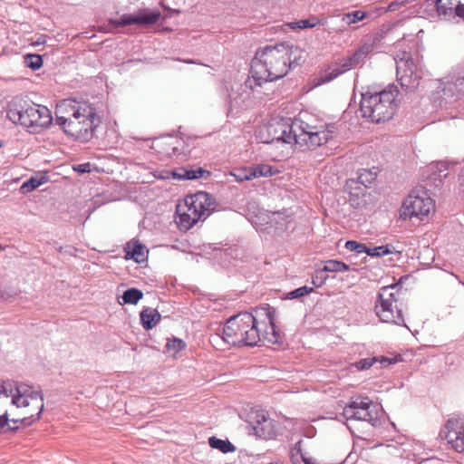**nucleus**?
I'll list each match as a JSON object with an SVG mask.
<instances>
[{"label": "nucleus", "instance_id": "f257e3e1", "mask_svg": "<svg viewBox=\"0 0 464 464\" xmlns=\"http://www.w3.org/2000/svg\"><path fill=\"white\" fill-rule=\"evenodd\" d=\"M300 58L301 50L285 43L258 48L251 62L252 80L248 79L244 85L231 87L228 94L230 108L243 105L249 97L247 89L253 90L255 86H262L265 82L285 76L292 65L298 63Z\"/></svg>", "mask_w": 464, "mask_h": 464}, {"label": "nucleus", "instance_id": "f03ea898", "mask_svg": "<svg viewBox=\"0 0 464 464\" xmlns=\"http://www.w3.org/2000/svg\"><path fill=\"white\" fill-rule=\"evenodd\" d=\"M270 307H258L253 313H239L231 316L222 327V333L229 345L255 346L261 342L272 344L282 342L276 329Z\"/></svg>", "mask_w": 464, "mask_h": 464}, {"label": "nucleus", "instance_id": "7ed1b4c3", "mask_svg": "<svg viewBox=\"0 0 464 464\" xmlns=\"http://www.w3.org/2000/svg\"><path fill=\"white\" fill-rule=\"evenodd\" d=\"M44 396L27 386H17L15 393L0 384V432L16 430L18 423L28 427L37 421L44 410Z\"/></svg>", "mask_w": 464, "mask_h": 464}, {"label": "nucleus", "instance_id": "20e7f679", "mask_svg": "<svg viewBox=\"0 0 464 464\" xmlns=\"http://www.w3.org/2000/svg\"><path fill=\"white\" fill-rule=\"evenodd\" d=\"M398 87L391 83L382 91H367L362 93L359 110L362 116H394L400 107Z\"/></svg>", "mask_w": 464, "mask_h": 464}, {"label": "nucleus", "instance_id": "39448f33", "mask_svg": "<svg viewBox=\"0 0 464 464\" xmlns=\"http://www.w3.org/2000/svg\"><path fill=\"white\" fill-rule=\"evenodd\" d=\"M374 310L382 322L406 326L402 304L400 302V288L397 284L380 289Z\"/></svg>", "mask_w": 464, "mask_h": 464}, {"label": "nucleus", "instance_id": "423d86ee", "mask_svg": "<svg viewBox=\"0 0 464 464\" xmlns=\"http://www.w3.org/2000/svg\"><path fill=\"white\" fill-rule=\"evenodd\" d=\"M290 135L295 145L302 150H312L325 144L333 137V131L325 125L314 126L301 118H295L291 123Z\"/></svg>", "mask_w": 464, "mask_h": 464}, {"label": "nucleus", "instance_id": "0eeeda50", "mask_svg": "<svg viewBox=\"0 0 464 464\" xmlns=\"http://www.w3.org/2000/svg\"><path fill=\"white\" fill-rule=\"evenodd\" d=\"M464 97V76H451L438 82L436 91L432 92L430 100L432 109H447L448 105Z\"/></svg>", "mask_w": 464, "mask_h": 464}, {"label": "nucleus", "instance_id": "6e6552de", "mask_svg": "<svg viewBox=\"0 0 464 464\" xmlns=\"http://www.w3.org/2000/svg\"><path fill=\"white\" fill-rule=\"evenodd\" d=\"M203 191H198L187 196L183 203L176 208L175 222L180 230L187 231L191 228L203 215Z\"/></svg>", "mask_w": 464, "mask_h": 464}, {"label": "nucleus", "instance_id": "1a4fd4ad", "mask_svg": "<svg viewBox=\"0 0 464 464\" xmlns=\"http://www.w3.org/2000/svg\"><path fill=\"white\" fill-rule=\"evenodd\" d=\"M435 208L433 199L423 189H414L404 199L400 210L403 219L418 218L422 219Z\"/></svg>", "mask_w": 464, "mask_h": 464}, {"label": "nucleus", "instance_id": "9d476101", "mask_svg": "<svg viewBox=\"0 0 464 464\" xmlns=\"http://www.w3.org/2000/svg\"><path fill=\"white\" fill-rule=\"evenodd\" d=\"M100 118H53L63 131L82 142L90 140L96 127L94 120Z\"/></svg>", "mask_w": 464, "mask_h": 464}, {"label": "nucleus", "instance_id": "9b49d317", "mask_svg": "<svg viewBox=\"0 0 464 464\" xmlns=\"http://www.w3.org/2000/svg\"><path fill=\"white\" fill-rule=\"evenodd\" d=\"M396 72L397 79L406 92H413L418 88L421 77L411 53L404 52L397 55Z\"/></svg>", "mask_w": 464, "mask_h": 464}, {"label": "nucleus", "instance_id": "f8f14e48", "mask_svg": "<svg viewBox=\"0 0 464 464\" xmlns=\"http://www.w3.org/2000/svg\"><path fill=\"white\" fill-rule=\"evenodd\" d=\"M372 401L368 397H356L347 404L343 415L347 420H362L373 424L376 417L372 412Z\"/></svg>", "mask_w": 464, "mask_h": 464}, {"label": "nucleus", "instance_id": "ddd939ff", "mask_svg": "<svg viewBox=\"0 0 464 464\" xmlns=\"http://www.w3.org/2000/svg\"><path fill=\"white\" fill-rule=\"evenodd\" d=\"M160 18L159 10H150L149 8L140 9L136 14H124L119 19H110L109 24L114 29L125 27L131 24L149 26L156 24Z\"/></svg>", "mask_w": 464, "mask_h": 464}, {"label": "nucleus", "instance_id": "4468645a", "mask_svg": "<svg viewBox=\"0 0 464 464\" xmlns=\"http://www.w3.org/2000/svg\"><path fill=\"white\" fill-rule=\"evenodd\" d=\"M184 141L177 136L166 135L153 140L151 148L160 159L178 158L184 154Z\"/></svg>", "mask_w": 464, "mask_h": 464}, {"label": "nucleus", "instance_id": "2eb2a0df", "mask_svg": "<svg viewBox=\"0 0 464 464\" xmlns=\"http://www.w3.org/2000/svg\"><path fill=\"white\" fill-rule=\"evenodd\" d=\"M55 116L68 114L69 116H97L94 109L85 102L74 99H64L56 104Z\"/></svg>", "mask_w": 464, "mask_h": 464}, {"label": "nucleus", "instance_id": "dca6fc26", "mask_svg": "<svg viewBox=\"0 0 464 464\" xmlns=\"http://www.w3.org/2000/svg\"><path fill=\"white\" fill-rule=\"evenodd\" d=\"M445 439L458 452L464 451V422L459 420H449L445 425Z\"/></svg>", "mask_w": 464, "mask_h": 464}, {"label": "nucleus", "instance_id": "f3484780", "mask_svg": "<svg viewBox=\"0 0 464 464\" xmlns=\"http://www.w3.org/2000/svg\"><path fill=\"white\" fill-rule=\"evenodd\" d=\"M435 7L439 16L445 20L459 18L463 21V4L461 0H436Z\"/></svg>", "mask_w": 464, "mask_h": 464}, {"label": "nucleus", "instance_id": "a211bd4d", "mask_svg": "<svg viewBox=\"0 0 464 464\" xmlns=\"http://www.w3.org/2000/svg\"><path fill=\"white\" fill-rule=\"evenodd\" d=\"M9 120L15 126H20L25 131L31 134L41 133L45 129L49 128L53 121V118H9Z\"/></svg>", "mask_w": 464, "mask_h": 464}, {"label": "nucleus", "instance_id": "6ab92c4d", "mask_svg": "<svg viewBox=\"0 0 464 464\" xmlns=\"http://www.w3.org/2000/svg\"><path fill=\"white\" fill-rule=\"evenodd\" d=\"M345 190L349 194L348 201L355 208L363 207L366 204V187L355 182L354 179H350L345 183Z\"/></svg>", "mask_w": 464, "mask_h": 464}, {"label": "nucleus", "instance_id": "aec40b11", "mask_svg": "<svg viewBox=\"0 0 464 464\" xmlns=\"http://www.w3.org/2000/svg\"><path fill=\"white\" fill-rule=\"evenodd\" d=\"M125 258L133 259L136 263H142L148 258V249L140 241L131 240L124 247Z\"/></svg>", "mask_w": 464, "mask_h": 464}, {"label": "nucleus", "instance_id": "412c9836", "mask_svg": "<svg viewBox=\"0 0 464 464\" xmlns=\"http://www.w3.org/2000/svg\"><path fill=\"white\" fill-rule=\"evenodd\" d=\"M371 52V46L365 45L359 48L353 55L348 57L342 65L343 69L334 72V77L358 65Z\"/></svg>", "mask_w": 464, "mask_h": 464}, {"label": "nucleus", "instance_id": "4be33fe9", "mask_svg": "<svg viewBox=\"0 0 464 464\" xmlns=\"http://www.w3.org/2000/svg\"><path fill=\"white\" fill-rule=\"evenodd\" d=\"M140 324L145 330L152 329L161 318L157 309L146 307L140 312Z\"/></svg>", "mask_w": 464, "mask_h": 464}, {"label": "nucleus", "instance_id": "5701e85b", "mask_svg": "<svg viewBox=\"0 0 464 464\" xmlns=\"http://www.w3.org/2000/svg\"><path fill=\"white\" fill-rule=\"evenodd\" d=\"M253 430L256 436L264 440H270L275 435L273 422L269 419L263 418L261 421L258 420L256 424L253 426Z\"/></svg>", "mask_w": 464, "mask_h": 464}, {"label": "nucleus", "instance_id": "b1692460", "mask_svg": "<svg viewBox=\"0 0 464 464\" xmlns=\"http://www.w3.org/2000/svg\"><path fill=\"white\" fill-rule=\"evenodd\" d=\"M27 101L21 96L14 97L7 104V116H24Z\"/></svg>", "mask_w": 464, "mask_h": 464}, {"label": "nucleus", "instance_id": "393cba45", "mask_svg": "<svg viewBox=\"0 0 464 464\" xmlns=\"http://www.w3.org/2000/svg\"><path fill=\"white\" fill-rule=\"evenodd\" d=\"M47 181L48 177L46 175L33 176L21 186L20 191L24 194L30 193Z\"/></svg>", "mask_w": 464, "mask_h": 464}, {"label": "nucleus", "instance_id": "a878e982", "mask_svg": "<svg viewBox=\"0 0 464 464\" xmlns=\"http://www.w3.org/2000/svg\"><path fill=\"white\" fill-rule=\"evenodd\" d=\"M208 444L212 449L218 450L222 453L234 452L236 447L228 440H221L217 437H210Z\"/></svg>", "mask_w": 464, "mask_h": 464}, {"label": "nucleus", "instance_id": "bb28decb", "mask_svg": "<svg viewBox=\"0 0 464 464\" xmlns=\"http://www.w3.org/2000/svg\"><path fill=\"white\" fill-rule=\"evenodd\" d=\"M431 175L430 179L434 182L442 181L448 176V165L445 162H437L430 166Z\"/></svg>", "mask_w": 464, "mask_h": 464}, {"label": "nucleus", "instance_id": "cd10ccee", "mask_svg": "<svg viewBox=\"0 0 464 464\" xmlns=\"http://www.w3.org/2000/svg\"><path fill=\"white\" fill-rule=\"evenodd\" d=\"M401 251L396 250L395 247L392 245L379 246L373 247H367L366 254L370 256H383L390 254H395L400 256Z\"/></svg>", "mask_w": 464, "mask_h": 464}, {"label": "nucleus", "instance_id": "c85d7f7f", "mask_svg": "<svg viewBox=\"0 0 464 464\" xmlns=\"http://www.w3.org/2000/svg\"><path fill=\"white\" fill-rule=\"evenodd\" d=\"M35 114H38V116H52V112L47 107L35 104L28 100L27 106L24 109V116H35Z\"/></svg>", "mask_w": 464, "mask_h": 464}, {"label": "nucleus", "instance_id": "c756f323", "mask_svg": "<svg viewBox=\"0 0 464 464\" xmlns=\"http://www.w3.org/2000/svg\"><path fill=\"white\" fill-rule=\"evenodd\" d=\"M252 176L254 179L260 177H271L279 173V170L268 164H259L252 166Z\"/></svg>", "mask_w": 464, "mask_h": 464}, {"label": "nucleus", "instance_id": "7c9ffc66", "mask_svg": "<svg viewBox=\"0 0 464 464\" xmlns=\"http://www.w3.org/2000/svg\"><path fill=\"white\" fill-rule=\"evenodd\" d=\"M377 178V171L368 169H362L360 170L358 178L354 179L355 182H358L362 186H365L366 188L370 184H372Z\"/></svg>", "mask_w": 464, "mask_h": 464}, {"label": "nucleus", "instance_id": "2f4dec72", "mask_svg": "<svg viewBox=\"0 0 464 464\" xmlns=\"http://www.w3.org/2000/svg\"><path fill=\"white\" fill-rule=\"evenodd\" d=\"M320 23V19L316 16H311L307 19H303L297 22H291L287 24V26L293 30L295 29H307L314 28Z\"/></svg>", "mask_w": 464, "mask_h": 464}, {"label": "nucleus", "instance_id": "473e14b6", "mask_svg": "<svg viewBox=\"0 0 464 464\" xmlns=\"http://www.w3.org/2000/svg\"><path fill=\"white\" fill-rule=\"evenodd\" d=\"M143 297V293L138 288H129L122 295L124 304H136Z\"/></svg>", "mask_w": 464, "mask_h": 464}, {"label": "nucleus", "instance_id": "72a5a7b5", "mask_svg": "<svg viewBox=\"0 0 464 464\" xmlns=\"http://www.w3.org/2000/svg\"><path fill=\"white\" fill-rule=\"evenodd\" d=\"M26 67L36 71L39 70L44 63L43 57L37 53H27L24 56Z\"/></svg>", "mask_w": 464, "mask_h": 464}, {"label": "nucleus", "instance_id": "f704fd0d", "mask_svg": "<svg viewBox=\"0 0 464 464\" xmlns=\"http://www.w3.org/2000/svg\"><path fill=\"white\" fill-rule=\"evenodd\" d=\"M323 268L325 272H346L349 266L338 260H327Z\"/></svg>", "mask_w": 464, "mask_h": 464}, {"label": "nucleus", "instance_id": "c9c22d12", "mask_svg": "<svg viewBox=\"0 0 464 464\" xmlns=\"http://www.w3.org/2000/svg\"><path fill=\"white\" fill-rule=\"evenodd\" d=\"M367 13L362 10H355L343 15V21L347 24H353L367 17Z\"/></svg>", "mask_w": 464, "mask_h": 464}, {"label": "nucleus", "instance_id": "e433bc0d", "mask_svg": "<svg viewBox=\"0 0 464 464\" xmlns=\"http://www.w3.org/2000/svg\"><path fill=\"white\" fill-rule=\"evenodd\" d=\"M209 343L217 349L225 350L227 347L230 346L226 339L225 334L221 332L216 333L209 336Z\"/></svg>", "mask_w": 464, "mask_h": 464}, {"label": "nucleus", "instance_id": "4c0bfd02", "mask_svg": "<svg viewBox=\"0 0 464 464\" xmlns=\"http://www.w3.org/2000/svg\"><path fill=\"white\" fill-rule=\"evenodd\" d=\"M252 166L249 168H243L239 169H236L235 171L231 172V175L237 180V181H246L250 180L253 178L252 176Z\"/></svg>", "mask_w": 464, "mask_h": 464}, {"label": "nucleus", "instance_id": "58836bf2", "mask_svg": "<svg viewBox=\"0 0 464 464\" xmlns=\"http://www.w3.org/2000/svg\"><path fill=\"white\" fill-rule=\"evenodd\" d=\"M218 208L216 199L209 194L205 192V219Z\"/></svg>", "mask_w": 464, "mask_h": 464}, {"label": "nucleus", "instance_id": "ea45409f", "mask_svg": "<svg viewBox=\"0 0 464 464\" xmlns=\"http://www.w3.org/2000/svg\"><path fill=\"white\" fill-rule=\"evenodd\" d=\"M180 171L184 173V180L196 179L203 176V168L199 167L197 169H189L186 168H180Z\"/></svg>", "mask_w": 464, "mask_h": 464}, {"label": "nucleus", "instance_id": "a19ab883", "mask_svg": "<svg viewBox=\"0 0 464 464\" xmlns=\"http://www.w3.org/2000/svg\"><path fill=\"white\" fill-rule=\"evenodd\" d=\"M325 273L324 268L315 271L314 275L312 276V283L315 287H320L326 282L328 276Z\"/></svg>", "mask_w": 464, "mask_h": 464}, {"label": "nucleus", "instance_id": "79ce46f5", "mask_svg": "<svg viewBox=\"0 0 464 464\" xmlns=\"http://www.w3.org/2000/svg\"><path fill=\"white\" fill-rule=\"evenodd\" d=\"M185 345L186 344L183 340L174 337L167 342L166 347L168 351H173L175 353H178L181 351L185 347Z\"/></svg>", "mask_w": 464, "mask_h": 464}, {"label": "nucleus", "instance_id": "37998d69", "mask_svg": "<svg viewBox=\"0 0 464 464\" xmlns=\"http://www.w3.org/2000/svg\"><path fill=\"white\" fill-rule=\"evenodd\" d=\"M346 249L350 251H354L357 254L366 253L367 251V246L362 243H358L353 240H349L345 243Z\"/></svg>", "mask_w": 464, "mask_h": 464}, {"label": "nucleus", "instance_id": "c03bdc74", "mask_svg": "<svg viewBox=\"0 0 464 464\" xmlns=\"http://www.w3.org/2000/svg\"><path fill=\"white\" fill-rule=\"evenodd\" d=\"M313 292H314V288L313 287L302 286V287H299V288H296V289L291 291L288 294V297L290 299H295V298H298V297H302V296L307 295H309V294H311Z\"/></svg>", "mask_w": 464, "mask_h": 464}, {"label": "nucleus", "instance_id": "a18cd8bd", "mask_svg": "<svg viewBox=\"0 0 464 464\" xmlns=\"http://www.w3.org/2000/svg\"><path fill=\"white\" fill-rule=\"evenodd\" d=\"M374 362H376L375 358L362 359L355 363V367L359 371L366 370L372 366Z\"/></svg>", "mask_w": 464, "mask_h": 464}, {"label": "nucleus", "instance_id": "49530a36", "mask_svg": "<svg viewBox=\"0 0 464 464\" xmlns=\"http://www.w3.org/2000/svg\"><path fill=\"white\" fill-rule=\"evenodd\" d=\"M72 169L80 174L91 172V163L86 162L82 164L74 165Z\"/></svg>", "mask_w": 464, "mask_h": 464}, {"label": "nucleus", "instance_id": "de8ad7c7", "mask_svg": "<svg viewBox=\"0 0 464 464\" xmlns=\"http://www.w3.org/2000/svg\"><path fill=\"white\" fill-rule=\"evenodd\" d=\"M16 294L17 292L11 288L0 290V300L9 301Z\"/></svg>", "mask_w": 464, "mask_h": 464}, {"label": "nucleus", "instance_id": "09e8293b", "mask_svg": "<svg viewBox=\"0 0 464 464\" xmlns=\"http://www.w3.org/2000/svg\"><path fill=\"white\" fill-rule=\"evenodd\" d=\"M358 109V104L356 102H350L347 109L345 110L344 113L346 116H351L352 113H356Z\"/></svg>", "mask_w": 464, "mask_h": 464}, {"label": "nucleus", "instance_id": "8fccbe9b", "mask_svg": "<svg viewBox=\"0 0 464 464\" xmlns=\"http://www.w3.org/2000/svg\"><path fill=\"white\" fill-rule=\"evenodd\" d=\"M172 175H173V178H174V179H179V180H184V176H185V175H184V173H182V172L180 171V168H179V169H176V170H174V171H173V173H172Z\"/></svg>", "mask_w": 464, "mask_h": 464}, {"label": "nucleus", "instance_id": "3c124183", "mask_svg": "<svg viewBox=\"0 0 464 464\" xmlns=\"http://www.w3.org/2000/svg\"><path fill=\"white\" fill-rule=\"evenodd\" d=\"M285 217H284L281 213L276 212L273 214V220L276 222H278L279 219H285Z\"/></svg>", "mask_w": 464, "mask_h": 464}, {"label": "nucleus", "instance_id": "603ef678", "mask_svg": "<svg viewBox=\"0 0 464 464\" xmlns=\"http://www.w3.org/2000/svg\"><path fill=\"white\" fill-rule=\"evenodd\" d=\"M3 385H5L7 387V390H8V393H10V390H11V387L10 389H8V386H11V383H7V382H5V383H2ZM18 385H16L14 388H16ZM13 393H15V389H13Z\"/></svg>", "mask_w": 464, "mask_h": 464}, {"label": "nucleus", "instance_id": "864d4df0", "mask_svg": "<svg viewBox=\"0 0 464 464\" xmlns=\"http://www.w3.org/2000/svg\"><path fill=\"white\" fill-rule=\"evenodd\" d=\"M384 121H385L384 118H377L376 121L373 122L379 124V123H382Z\"/></svg>", "mask_w": 464, "mask_h": 464}, {"label": "nucleus", "instance_id": "5fc2aeb1", "mask_svg": "<svg viewBox=\"0 0 464 464\" xmlns=\"http://www.w3.org/2000/svg\"><path fill=\"white\" fill-rule=\"evenodd\" d=\"M396 7V3H392L390 5H389V9L390 10H394Z\"/></svg>", "mask_w": 464, "mask_h": 464}, {"label": "nucleus", "instance_id": "6e6d98bb", "mask_svg": "<svg viewBox=\"0 0 464 464\" xmlns=\"http://www.w3.org/2000/svg\"><path fill=\"white\" fill-rule=\"evenodd\" d=\"M459 179H464V170L461 171V173L459 175Z\"/></svg>", "mask_w": 464, "mask_h": 464}, {"label": "nucleus", "instance_id": "4d7b16f0", "mask_svg": "<svg viewBox=\"0 0 464 464\" xmlns=\"http://www.w3.org/2000/svg\"><path fill=\"white\" fill-rule=\"evenodd\" d=\"M204 173H205V177H206L207 175H208H208H210V172H209V171H208V170H204Z\"/></svg>", "mask_w": 464, "mask_h": 464}, {"label": "nucleus", "instance_id": "13d9d810", "mask_svg": "<svg viewBox=\"0 0 464 464\" xmlns=\"http://www.w3.org/2000/svg\"><path fill=\"white\" fill-rule=\"evenodd\" d=\"M462 4H463V22H464V0H461Z\"/></svg>", "mask_w": 464, "mask_h": 464}, {"label": "nucleus", "instance_id": "bf43d9fd", "mask_svg": "<svg viewBox=\"0 0 464 464\" xmlns=\"http://www.w3.org/2000/svg\"><path fill=\"white\" fill-rule=\"evenodd\" d=\"M4 146V142L2 140H0V148H2Z\"/></svg>", "mask_w": 464, "mask_h": 464}]
</instances>
